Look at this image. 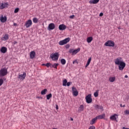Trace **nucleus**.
Returning a JSON list of instances; mask_svg holds the SVG:
<instances>
[{"label": "nucleus", "instance_id": "nucleus-43", "mask_svg": "<svg viewBox=\"0 0 129 129\" xmlns=\"http://www.w3.org/2000/svg\"><path fill=\"white\" fill-rule=\"evenodd\" d=\"M100 17H102V16H103V13H101L99 15Z\"/></svg>", "mask_w": 129, "mask_h": 129}, {"label": "nucleus", "instance_id": "nucleus-32", "mask_svg": "<svg viewBox=\"0 0 129 129\" xmlns=\"http://www.w3.org/2000/svg\"><path fill=\"white\" fill-rule=\"evenodd\" d=\"M67 80L65 79L63 81L62 85L63 86H67Z\"/></svg>", "mask_w": 129, "mask_h": 129}, {"label": "nucleus", "instance_id": "nucleus-48", "mask_svg": "<svg viewBox=\"0 0 129 129\" xmlns=\"http://www.w3.org/2000/svg\"><path fill=\"white\" fill-rule=\"evenodd\" d=\"M42 66H46V64L43 63V64H42Z\"/></svg>", "mask_w": 129, "mask_h": 129}, {"label": "nucleus", "instance_id": "nucleus-15", "mask_svg": "<svg viewBox=\"0 0 129 129\" xmlns=\"http://www.w3.org/2000/svg\"><path fill=\"white\" fill-rule=\"evenodd\" d=\"M0 21L1 23H5V22H7V17L6 16H4L2 15L0 17Z\"/></svg>", "mask_w": 129, "mask_h": 129}, {"label": "nucleus", "instance_id": "nucleus-41", "mask_svg": "<svg viewBox=\"0 0 129 129\" xmlns=\"http://www.w3.org/2000/svg\"><path fill=\"white\" fill-rule=\"evenodd\" d=\"M89 129H95V127L94 126H90Z\"/></svg>", "mask_w": 129, "mask_h": 129}, {"label": "nucleus", "instance_id": "nucleus-38", "mask_svg": "<svg viewBox=\"0 0 129 129\" xmlns=\"http://www.w3.org/2000/svg\"><path fill=\"white\" fill-rule=\"evenodd\" d=\"M15 14H17V13H19V8H16L14 11Z\"/></svg>", "mask_w": 129, "mask_h": 129}, {"label": "nucleus", "instance_id": "nucleus-18", "mask_svg": "<svg viewBox=\"0 0 129 129\" xmlns=\"http://www.w3.org/2000/svg\"><path fill=\"white\" fill-rule=\"evenodd\" d=\"M97 119H102L105 117V114H102L96 116Z\"/></svg>", "mask_w": 129, "mask_h": 129}, {"label": "nucleus", "instance_id": "nucleus-3", "mask_svg": "<svg viewBox=\"0 0 129 129\" xmlns=\"http://www.w3.org/2000/svg\"><path fill=\"white\" fill-rule=\"evenodd\" d=\"M70 41V38L68 37L58 42L59 45L60 46H63V45H65L66 44H67L69 41Z\"/></svg>", "mask_w": 129, "mask_h": 129}, {"label": "nucleus", "instance_id": "nucleus-10", "mask_svg": "<svg viewBox=\"0 0 129 129\" xmlns=\"http://www.w3.org/2000/svg\"><path fill=\"white\" fill-rule=\"evenodd\" d=\"M124 67H125V62H123L120 64H118V69L120 71H122L123 69H124Z\"/></svg>", "mask_w": 129, "mask_h": 129}, {"label": "nucleus", "instance_id": "nucleus-1", "mask_svg": "<svg viewBox=\"0 0 129 129\" xmlns=\"http://www.w3.org/2000/svg\"><path fill=\"white\" fill-rule=\"evenodd\" d=\"M50 58H51L53 61H57L59 58V53L58 52H55L54 53L51 54Z\"/></svg>", "mask_w": 129, "mask_h": 129}, {"label": "nucleus", "instance_id": "nucleus-35", "mask_svg": "<svg viewBox=\"0 0 129 129\" xmlns=\"http://www.w3.org/2000/svg\"><path fill=\"white\" fill-rule=\"evenodd\" d=\"M52 64H51V63L50 62H48V63H47L46 64H45V66H46V67L47 68H49V67H50L51 68V65Z\"/></svg>", "mask_w": 129, "mask_h": 129}, {"label": "nucleus", "instance_id": "nucleus-16", "mask_svg": "<svg viewBox=\"0 0 129 129\" xmlns=\"http://www.w3.org/2000/svg\"><path fill=\"white\" fill-rule=\"evenodd\" d=\"M1 40L2 41H7V40H9V35L8 34H6L5 35H3Z\"/></svg>", "mask_w": 129, "mask_h": 129}, {"label": "nucleus", "instance_id": "nucleus-6", "mask_svg": "<svg viewBox=\"0 0 129 129\" xmlns=\"http://www.w3.org/2000/svg\"><path fill=\"white\" fill-rule=\"evenodd\" d=\"M123 62V60L121 57H118L115 60V64L116 65H119Z\"/></svg>", "mask_w": 129, "mask_h": 129}, {"label": "nucleus", "instance_id": "nucleus-28", "mask_svg": "<svg viewBox=\"0 0 129 129\" xmlns=\"http://www.w3.org/2000/svg\"><path fill=\"white\" fill-rule=\"evenodd\" d=\"M32 21L33 23H34L35 24H37V23L39 22V19H38V18H33Z\"/></svg>", "mask_w": 129, "mask_h": 129}, {"label": "nucleus", "instance_id": "nucleus-24", "mask_svg": "<svg viewBox=\"0 0 129 129\" xmlns=\"http://www.w3.org/2000/svg\"><path fill=\"white\" fill-rule=\"evenodd\" d=\"M92 40H93V38H92V37H89L87 38V43H91Z\"/></svg>", "mask_w": 129, "mask_h": 129}, {"label": "nucleus", "instance_id": "nucleus-29", "mask_svg": "<svg viewBox=\"0 0 129 129\" xmlns=\"http://www.w3.org/2000/svg\"><path fill=\"white\" fill-rule=\"evenodd\" d=\"M60 63L62 65H65V64H66V60L64 58H62L60 60Z\"/></svg>", "mask_w": 129, "mask_h": 129}, {"label": "nucleus", "instance_id": "nucleus-17", "mask_svg": "<svg viewBox=\"0 0 129 129\" xmlns=\"http://www.w3.org/2000/svg\"><path fill=\"white\" fill-rule=\"evenodd\" d=\"M8 3H2L0 5V9L1 10H3V9H5V8L8 7Z\"/></svg>", "mask_w": 129, "mask_h": 129}, {"label": "nucleus", "instance_id": "nucleus-40", "mask_svg": "<svg viewBox=\"0 0 129 129\" xmlns=\"http://www.w3.org/2000/svg\"><path fill=\"white\" fill-rule=\"evenodd\" d=\"M71 84H72V82H68L67 83V86H70L71 85Z\"/></svg>", "mask_w": 129, "mask_h": 129}, {"label": "nucleus", "instance_id": "nucleus-31", "mask_svg": "<svg viewBox=\"0 0 129 129\" xmlns=\"http://www.w3.org/2000/svg\"><path fill=\"white\" fill-rule=\"evenodd\" d=\"M46 92H47V89H44L43 90L41 91V94L42 95H45V94H46Z\"/></svg>", "mask_w": 129, "mask_h": 129}, {"label": "nucleus", "instance_id": "nucleus-44", "mask_svg": "<svg viewBox=\"0 0 129 129\" xmlns=\"http://www.w3.org/2000/svg\"><path fill=\"white\" fill-rule=\"evenodd\" d=\"M56 109H59V107L57 105H56Z\"/></svg>", "mask_w": 129, "mask_h": 129}, {"label": "nucleus", "instance_id": "nucleus-12", "mask_svg": "<svg viewBox=\"0 0 129 129\" xmlns=\"http://www.w3.org/2000/svg\"><path fill=\"white\" fill-rule=\"evenodd\" d=\"M67 27L64 24H60L58 26V29L60 30V31H64V30H66Z\"/></svg>", "mask_w": 129, "mask_h": 129}, {"label": "nucleus", "instance_id": "nucleus-27", "mask_svg": "<svg viewBox=\"0 0 129 129\" xmlns=\"http://www.w3.org/2000/svg\"><path fill=\"white\" fill-rule=\"evenodd\" d=\"M84 109V106L83 105H81L79 108V111H83V110Z\"/></svg>", "mask_w": 129, "mask_h": 129}, {"label": "nucleus", "instance_id": "nucleus-39", "mask_svg": "<svg viewBox=\"0 0 129 129\" xmlns=\"http://www.w3.org/2000/svg\"><path fill=\"white\" fill-rule=\"evenodd\" d=\"M124 113L125 114H129V110H126L124 111Z\"/></svg>", "mask_w": 129, "mask_h": 129}, {"label": "nucleus", "instance_id": "nucleus-19", "mask_svg": "<svg viewBox=\"0 0 129 129\" xmlns=\"http://www.w3.org/2000/svg\"><path fill=\"white\" fill-rule=\"evenodd\" d=\"M36 55V52L35 51H31L30 54V57L31 59H34L35 56Z\"/></svg>", "mask_w": 129, "mask_h": 129}, {"label": "nucleus", "instance_id": "nucleus-4", "mask_svg": "<svg viewBox=\"0 0 129 129\" xmlns=\"http://www.w3.org/2000/svg\"><path fill=\"white\" fill-rule=\"evenodd\" d=\"M80 51V48H78L77 49H72L71 48L69 50V53H70V54H72V55H76L77 54V53H78V52Z\"/></svg>", "mask_w": 129, "mask_h": 129}, {"label": "nucleus", "instance_id": "nucleus-7", "mask_svg": "<svg viewBox=\"0 0 129 129\" xmlns=\"http://www.w3.org/2000/svg\"><path fill=\"white\" fill-rule=\"evenodd\" d=\"M85 99L87 103H91L92 102V98H91V94H89L86 96Z\"/></svg>", "mask_w": 129, "mask_h": 129}, {"label": "nucleus", "instance_id": "nucleus-30", "mask_svg": "<svg viewBox=\"0 0 129 129\" xmlns=\"http://www.w3.org/2000/svg\"><path fill=\"white\" fill-rule=\"evenodd\" d=\"M59 64L58 63H54L53 64H52L50 66V68H57V66H58Z\"/></svg>", "mask_w": 129, "mask_h": 129}, {"label": "nucleus", "instance_id": "nucleus-23", "mask_svg": "<svg viewBox=\"0 0 129 129\" xmlns=\"http://www.w3.org/2000/svg\"><path fill=\"white\" fill-rule=\"evenodd\" d=\"M97 120V118L96 117L92 119L90 122V124H94L95 123V121Z\"/></svg>", "mask_w": 129, "mask_h": 129}, {"label": "nucleus", "instance_id": "nucleus-26", "mask_svg": "<svg viewBox=\"0 0 129 129\" xmlns=\"http://www.w3.org/2000/svg\"><path fill=\"white\" fill-rule=\"evenodd\" d=\"M90 62H91V57H90L87 61V63L85 66L86 68L88 67V66H89V64H90Z\"/></svg>", "mask_w": 129, "mask_h": 129}, {"label": "nucleus", "instance_id": "nucleus-22", "mask_svg": "<svg viewBox=\"0 0 129 129\" xmlns=\"http://www.w3.org/2000/svg\"><path fill=\"white\" fill-rule=\"evenodd\" d=\"M109 81L110 82H114L115 81V77H110L109 78Z\"/></svg>", "mask_w": 129, "mask_h": 129}, {"label": "nucleus", "instance_id": "nucleus-36", "mask_svg": "<svg viewBox=\"0 0 129 129\" xmlns=\"http://www.w3.org/2000/svg\"><path fill=\"white\" fill-rule=\"evenodd\" d=\"M4 83V80L3 79H0V86H2Z\"/></svg>", "mask_w": 129, "mask_h": 129}, {"label": "nucleus", "instance_id": "nucleus-21", "mask_svg": "<svg viewBox=\"0 0 129 129\" xmlns=\"http://www.w3.org/2000/svg\"><path fill=\"white\" fill-rule=\"evenodd\" d=\"M99 2V0H91L89 1V4H93V5H96L98 2Z\"/></svg>", "mask_w": 129, "mask_h": 129}, {"label": "nucleus", "instance_id": "nucleus-34", "mask_svg": "<svg viewBox=\"0 0 129 129\" xmlns=\"http://www.w3.org/2000/svg\"><path fill=\"white\" fill-rule=\"evenodd\" d=\"M51 97H52V94H49L46 95V98H47V100H49V99H50V98H51Z\"/></svg>", "mask_w": 129, "mask_h": 129}, {"label": "nucleus", "instance_id": "nucleus-8", "mask_svg": "<svg viewBox=\"0 0 129 129\" xmlns=\"http://www.w3.org/2000/svg\"><path fill=\"white\" fill-rule=\"evenodd\" d=\"M72 89L73 95L74 96H77V95H78V91H77V89H76L75 87H73L72 88Z\"/></svg>", "mask_w": 129, "mask_h": 129}, {"label": "nucleus", "instance_id": "nucleus-45", "mask_svg": "<svg viewBox=\"0 0 129 129\" xmlns=\"http://www.w3.org/2000/svg\"><path fill=\"white\" fill-rule=\"evenodd\" d=\"M77 62V61L75 60L73 62V64H75V63Z\"/></svg>", "mask_w": 129, "mask_h": 129}, {"label": "nucleus", "instance_id": "nucleus-14", "mask_svg": "<svg viewBox=\"0 0 129 129\" xmlns=\"http://www.w3.org/2000/svg\"><path fill=\"white\" fill-rule=\"evenodd\" d=\"M55 29V24L54 23H50L48 25V30L51 31V30H54Z\"/></svg>", "mask_w": 129, "mask_h": 129}, {"label": "nucleus", "instance_id": "nucleus-52", "mask_svg": "<svg viewBox=\"0 0 129 129\" xmlns=\"http://www.w3.org/2000/svg\"><path fill=\"white\" fill-rule=\"evenodd\" d=\"M120 106H121V107H122V105H121V104H120Z\"/></svg>", "mask_w": 129, "mask_h": 129}, {"label": "nucleus", "instance_id": "nucleus-2", "mask_svg": "<svg viewBox=\"0 0 129 129\" xmlns=\"http://www.w3.org/2000/svg\"><path fill=\"white\" fill-rule=\"evenodd\" d=\"M8 74V70L6 68H3L0 70V77H4Z\"/></svg>", "mask_w": 129, "mask_h": 129}, {"label": "nucleus", "instance_id": "nucleus-5", "mask_svg": "<svg viewBox=\"0 0 129 129\" xmlns=\"http://www.w3.org/2000/svg\"><path fill=\"white\" fill-rule=\"evenodd\" d=\"M105 46H106V47H114V42L112 41L108 40L105 43Z\"/></svg>", "mask_w": 129, "mask_h": 129}, {"label": "nucleus", "instance_id": "nucleus-9", "mask_svg": "<svg viewBox=\"0 0 129 129\" xmlns=\"http://www.w3.org/2000/svg\"><path fill=\"white\" fill-rule=\"evenodd\" d=\"M32 25H33V22H32L31 20H28L25 24L26 28H30Z\"/></svg>", "mask_w": 129, "mask_h": 129}, {"label": "nucleus", "instance_id": "nucleus-46", "mask_svg": "<svg viewBox=\"0 0 129 129\" xmlns=\"http://www.w3.org/2000/svg\"><path fill=\"white\" fill-rule=\"evenodd\" d=\"M128 77V76H127V75H125V76H124V78H127Z\"/></svg>", "mask_w": 129, "mask_h": 129}, {"label": "nucleus", "instance_id": "nucleus-37", "mask_svg": "<svg viewBox=\"0 0 129 129\" xmlns=\"http://www.w3.org/2000/svg\"><path fill=\"white\" fill-rule=\"evenodd\" d=\"M128 98H129L128 96H126L124 98V100H125V101H127V100H128Z\"/></svg>", "mask_w": 129, "mask_h": 129}, {"label": "nucleus", "instance_id": "nucleus-42", "mask_svg": "<svg viewBox=\"0 0 129 129\" xmlns=\"http://www.w3.org/2000/svg\"><path fill=\"white\" fill-rule=\"evenodd\" d=\"M74 17H75V16H74V15L70 16V19H74Z\"/></svg>", "mask_w": 129, "mask_h": 129}, {"label": "nucleus", "instance_id": "nucleus-13", "mask_svg": "<svg viewBox=\"0 0 129 129\" xmlns=\"http://www.w3.org/2000/svg\"><path fill=\"white\" fill-rule=\"evenodd\" d=\"M26 73L24 72L23 73V74L20 75L19 76V77H18L19 79H21V80H24V79H25V78H26Z\"/></svg>", "mask_w": 129, "mask_h": 129}, {"label": "nucleus", "instance_id": "nucleus-50", "mask_svg": "<svg viewBox=\"0 0 129 129\" xmlns=\"http://www.w3.org/2000/svg\"><path fill=\"white\" fill-rule=\"evenodd\" d=\"M71 120L73 121V118H71Z\"/></svg>", "mask_w": 129, "mask_h": 129}, {"label": "nucleus", "instance_id": "nucleus-25", "mask_svg": "<svg viewBox=\"0 0 129 129\" xmlns=\"http://www.w3.org/2000/svg\"><path fill=\"white\" fill-rule=\"evenodd\" d=\"M95 108H96V109H100L101 110H103V107H102V106H99L98 105H96L95 106Z\"/></svg>", "mask_w": 129, "mask_h": 129}, {"label": "nucleus", "instance_id": "nucleus-33", "mask_svg": "<svg viewBox=\"0 0 129 129\" xmlns=\"http://www.w3.org/2000/svg\"><path fill=\"white\" fill-rule=\"evenodd\" d=\"M99 90H97L94 93V96H95V97H97V96H98V92H99Z\"/></svg>", "mask_w": 129, "mask_h": 129}, {"label": "nucleus", "instance_id": "nucleus-51", "mask_svg": "<svg viewBox=\"0 0 129 129\" xmlns=\"http://www.w3.org/2000/svg\"><path fill=\"white\" fill-rule=\"evenodd\" d=\"M124 106H125V105H123L122 107H124Z\"/></svg>", "mask_w": 129, "mask_h": 129}, {"label": "nucleus", "instance_id": "nucleus-49", "mask_svg": "<svg viewBox=\"0 0 129 129\" xmlns=\"http://www.w3.org/2000/svg\"><path fill=\"white\" fill-rule=\"evenodd\" d=\"M14 26H17V24L14 23Z\"/></svg>", "mask_w": 129, "mask_h": 129}, {"label": "nucleus", "instance_id": "nucleus-47", "mask_svg": "<svg viewBox=\"0 0 129 129\" xmlns=\"http://www.w3.org/2000/svg\"><path fill=\"white\" fill-rule=\"evenodd\" d=\"M123 129H129V128H125V127H123Z\"/></svg>", "mask_w": 129, "mask_h": 129}, {"label": "nucleus", "instance_id": "nucleus-20", "mask_svg": "<svg viewBox=\"0 0 129 129\" xmlns=\"http://www.w3.org/2000/svg\"><path fill=\"white\" fill-rule=\"evenodd\" d=\"M7 51H8V48L6 47H2L1 49V52H2V53H6Z\"/></svg>", "mask_w": 129, "mask_h": 129}, {"label": "nucleus", "instance_id": "nucleus-11", "mask_svg": "<svg viewBox=\"0 0 129 129\" xmlns=\"http://www.w3.org/2000/svg\"><path fill=\"white\" fill-rule=\"evenodd\" d=\"M117 118H118V116L116 114H114L110 117L111 120H114L115 121H117Z\"/></svg>", "mask_w": 129, "mask_h": 129}]
</instances>
